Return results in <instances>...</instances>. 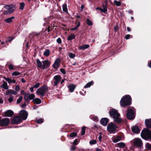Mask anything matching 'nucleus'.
I'll use <instances>...</instances> for the list:
<instances>
[{
  "label": "nucleus",
  "mask_w": 151,
  "mask_h": 151,
  "mask_svg": "<svg viewBox=\"0 0 151 151\" xmlns=\"http://www.w3.org/2000/svg\"><path fill=\"white\" fill-rule=\"evenodd\" d=\"M109 113L111 116L114 119V121L115 122L120 123L122 122V120L120 118L119 114L115 109H112L109 111Z\"/></svg>",
  "instance_id": "obj_1"
},
{
  "label": "nucleus",
  "mask_w": 151,
  "mask_h": 151,
  "mask_svg": "<svg viewBox=\"0 0 151 151\" xmlns=\"http://www.w3.org/2000/svg\"><path fill=\"white\" fill-rule=\"evenodd\" d=\"M121 106L122 107H125L130 105L131 104V98L129 95L124 96L120 101Z\"/></svg>",
  "instance_id": "obj_2"
},
{
  "label": "nucleus",
  "mask_w": 151,
  "mask_h": 151,
  "mask_svg": "<svg viewBox=\"0 0 151 151\" xmlns=\"http://www.w3.org/2000/svg\"><path fill=\"white\" fill-rule=\"evenodd\" d=\"M141 135L142 137L145 140H147L150 139L151 140V130H150L148 128L144 129L142 132Z\"/></svg>",
  "instance_id": "obj_3"
},
{
  "label": "nucleus",
  "mask_w": 151,
  "mask_h": 151,
  "mask_svg": "<svg viewBox=\"0 0 151 151\" xmlns=\"http://www.w3.org/2000/svg\"><path fill=\"white\" fill-rule=\"evenodd\" d=\"M47 91V87L46 86H43L38 89L36 92V93L38 95L43 96Z\"/></svg>",
  "instance_id": "obj_4"
},
{
  "label": "nucleus",
  "mask_w": 151,
  "mask_h": 151,
  "mask_svg": "<svg viewBox=\"0 0 151 151\" xmlns=\"http://www.w3.org/2000/svg\"><path fill=\"white\" fill-rule=\"evenodd\" d=\"M133 145L137 147H141L142 145V140L139 138H135L132 141Z\"/></svg>",
  "instance_id": "obj_5"
},
{
  "label": "nucleus",
  "mask_w": 151,
  "mask_h": 151,
  "mask_svg": "<svg viewBox=\"0 0 151 151\" xmlns=\"http://www.w3.org/2000/svg\"><path fill=\"white\" fill-rule=\"evenodd\" d=\"M117 127L116 125L112 122L108 124L107 127V129L108 132L112 133L116 130Z\"/></svg>",
  "instance_id": "obj_6"
},
{
  "label": "nucleus",
  "mask_w": 151,
  "mask_h": 151,
  "mask_svg": "<svg viewBox=\"0 0 151 151\" xmlns=\"http://www.w3.org/2000/svg\"><path fill=\"white\" fill-rule=\"evenodd\" d=\"M4 7L7 10L6 11H4L3 9L1 11L3 12V14H4L7 15L10 14L14 11V9L12 6L6 5L4 6Z\"/></svg>",
  "instance_id": "obj_7"
},
{
  "label": "nucleus",
  "mask_w": 151,
  "mask_h": 151,
  "mask_svg": "<svg viewBox=\"0 0 151 151\" xmlns=\"http://www.w3.org/2000/svg\"><path fill=\"white\" fill-rule=\"evenodd\" d=\"M134 116L133 109H129L127 110V116L128 119H133Z\"/></svg>",
  "instance_id": "obj_8"
},
{
  "label": "nucleus",
  "mask_w": 151,
  "mask_h": 151,
  "mask_svg": "<svg viewBox=\"0 0 151 151\" xmlns=\"http://www.w3.org/2000/svg\"><path fill=\"white\" fill-rule=\"evenodd\" d=\"M10 121L9 118H5L1 119V120H0V126H5L7 125Z\"/></svg>",
  "instance_id": "obj_9"
},
{
  "label": "nucleus",
  "mask_w": 151,
  "mask_h": 151,
  "mask_svg": "<svg viewBox=\"0 0 151 151\" xmlns=\"http://www.w3.org/2000/svg\"><path fill=\"white\" fill-rule=\"evenodd\" d=\"M61 79V77L60 76L56 75L54 76L52 81L54 83L53 86H57L58 83L60 82Z\"/></svg>",
  "instance_id": "obj_10"
},
{
  "label": "nucleus",
  "mask_w": 151,
  "mask_h": 151,
  "mask_svg": "<svg viewBox=\"0 0 151 151\" xmlns=\"http://www.w3.org/2000/svg\"><path fill=\"white\" fill-rule=\"evenodd\" d=\"M35 97L34 94H31L29 93L26 94L24 96V99L25 101H28L29 100H32Z\"/></svg>",
  "instance_id": "obj_11"
},
{
  "label": "nucleus",
  "mask_w": 151,
  "mask_h": 151,
  "mask_svg": "<svg viewBox=\"0 0 151 151\" xmlns=\"http://www.w3.org/2000/svg\"><path fill=\"white\" fill-rule=\"evenodd\" d=\"M20 117L23 120H25L27 118L28 114L27 112L24 110H23L20 112Z\"/></svg>",
  "instance_id": "obj_12"
},
{
  "label": "nucleus",
  "mask_w": 151,
  "mask_h": 151,
  "mask_svg": "<svg viewBox=\"0 0 151 151\" xmlns=\"http://www.w3.org/2000/svg\"><path fill=\"white\" fill-rule=\"evenodd\" d=\"M21 120L22 118L20 116H16L14 118L12 122L13 124H18L20 123Z\"/></svg>",
  "instance_id": "obj_13"
},
{
  "label": "nucleus",
  "mask_w": 151,
  "mask_h": 151,
  "mask_svg": "<svg viewBox=\"0 0 151 151\" xmlns=\"http://www.w3.org/2000/svg\"><path fill=\"white\" fill-rule=\"evenodd\" d=\"M60 60L59 58H58L55 61L54 64L53 65V67L55 68H58L59 66Z\"/></svg>",
  "instance_id": "obj_14"
},
{
  "label": "nucleus",
  "mask_w": 151,
  "mask_h": 151,
  "mask_svg": "<svg viewBox=\"0 0 151 151\" xmlns=\"http://www.w3.org/2000/svg\"><path fill=\"white\" fill-rule=\"evenodd\" d=\"M0 87L6 90H8L9 88L7 83L4 81H3V83L0 86Z\"/></svg>",
  "instance_id": "obj_15"
},
{
  "label": "nucleus",
  "mask_w": 151,
  "mask_h": 151,
  "mask_svg": "<svg viewBox=\"0 0 151 151\" xmlns=\"http://www.w3.org/2000/svg\"><path fill=\"white\" fill-rule=\"evenodd\" d=\"M43 68L44 69L47 68L50 65V63L48 60H46L43 62Z\"/></svg>",
  "instance_id": "obj_16"
},
{
  "label": "nucleus",
  "mask_w": 151,
  "mask_h": 151,
  "mask_svg": "<svg viewBox=\"0 0 151 151\" xmlns=\"http://www.w3.org/2000/svg\"><path fill=\"white\" fill-rule=\"evenodd\" d=\"M108 122V119L106 118H102L101 120V124L104 126H106Z\"/></svg>",
  "instance_id": "obj_17"
},
{
  "label": "nucleus",
  "mask_w": 151,
  "mask_h": 151,
  "mask_svg": "<svg viewBox=\"0 0 151 151\" xmlns=\"http://www.w3.org/2000/svg\"><path fill=\"white\" fill-rule=\"evenodd\" d=\"M13 112L11 110H8L5 112V115L6 116L11 117L13 114Z\"/></svg>",
  "instance_id": "obj_18"
},
{
  "label": "nucleus",
  "mask_w": 151,
  "mask_h": 151,
  "mask_svg": "<svg viewBox=\"0 0 151 151\" xmlns=\"http://www.w3.org/2000/svg\"><path fill=\"white\" fill-rule=\"evenodd\" d=\"M145 124L147 128H151V119H146Z\"/></svg>",
  "instance_id": "obj_19"
},
{
  "label": "nucleus",
  "mask_w": 151,
  "mask_h": 151,
  "mask_svg": "<svg viewBox=\"0 0 151 151\" xmlns=\"http://www.w3.org/2000/svg\"><path fill=\"white\" fill-rule=\"evenodd\" d=\"M17 93L15 91L12 90H8L6 91V94L8 95L10 94H12L14 95H15Z\"/></svg>",
  "instance_id": "obj_20"
},
{
  "label": "nucleus",
  "mask_w": 151,
  "mask_h": 151,
  "mask_svg": "<svg viewBox=\"0 0 151 151\" xmlns=\"http://www.w3.org/2000/svg\"><path fill=\"white\" fill-rule=\"evenodd\" d=\"M112 139L113 142L114 143H116L121 139V137L119 136H117L113 137Z\"/></svg>",
  "instance_id": "obj_21"
},
{
  "label": "nucleus",
  "mask_w": 151,
  "mask_h": 151,
  "mask_svg": "<svg viewBox=\"0 0 151 151\" xmlns=\"http://www.w3.org/2000/svg\"><path fill=\"white\" fill-rule=\"evenodd\" d=\"M14 17H12L9 18L5 19L4 20V21L6 23H11L13 21V20L14 19Z\"/></svg>",
  "instance_id": "obj_22"
},
{
  "label": "nucleus",
  "mask_w": 151,
  "mask_h": 151,
  "mask_svg": "<svg viewBox=\"0 0 151 151\" xmlns=\"http://www.w3.org/2000/svg\"><path fill=\"white\" fill-rule=\"evenodd\" d=\"M132 131L134 133H137L139 132V128L137 126H135L132 127Z\"/></svg>",
  "instance_id": "obj_23"
},
{
  "label": "nucleus",
  "mask_w": 151,
  "mask_h": 151,
  "mask_svg": "<svg viewBox=\"0 0 151 151\" xmlns=\"http://www.w3.org/2000/svg\"><path fill=\"white\" fill-rule=\"evenodd\" d=\"M76 86L74 84H71L69 85L68 86V87L70 91L72 92L74 90Z\"/></svg>",
  "instance_id": "obj_24"
},
{
  "label": "nucleus",
  "mask_w": 151,
  "mask_h": 151,
  "mask_svg": "<svg viewBox=\"0 0 151 151\" xmlns=\"http://www.w3.org/2000/svg\"><path fill=\"white\" fill-rule=\"evenodd\" d=\"M33 101L37 104H39L41 103V100L39 98H36L33 100Z\"/></svg>",
  "instance_id": "obj_25"
},
{
  "label": "nucleus",
  "mask_w": 151,
  "mask_h": 151,
  "mask_svg": "<svg viewBox=\"0 0 151 151\" xmlns=\"http://www.w3.org/2000/svg\"><path fill=\"white\" fill-rule=\"evenodd\" d=\"M89 47V46L88 45H84L79 47V48L81 50H84L88 48Z\"/></svg>",
  "instance_id": "obj_26"
},
{
  "label": "nucleus",
  "mask_w": 151,
  "mask_h": 151,
  "mask_svg": "<svg viewBox=\"0 0 151 151\" xmlns=\"http://www.w3.org/2000/svg\"><path fill=\"white\" fill-rule=\"evenodd\" d=\"M117 146L120 148H124L125 146V145L123 142H120L117 144Z\"/></svg>",
  "instance_id": "obj_27"
},
{
  "label": "nucleus",
  "mask_w": 151,
  "mask_h": 151,
  "mask_svg": "<svg viewBox=\"0 0 151 151\" xmlns=\"http://www.w3.org/2000/svg\"><path fill=\"white\" fill-rule=\"evenodd\" d=\"M93 84V81H92L88 83L84 86V88H88L90 87Z\"/></svg>",
  "instance_id": "obj_28"
},
{
  "label": "nucleus",
  "mask_w": 151,
  "mask_h": 151,
  "mask_svg": "<svg viewBox=\"0 0 151 151\" xmlns=\"http://www.w3.org/2000/svg\"><path fill=\"white\" fill-rule=\"evenodd\" d=\"M80 26V23L79 22L78 23V24L77 26L74 28H71L70 30L72 31H75V30H76L78 29L79 27Z\"/></svg>",
  "instance_id": "obj_29"
},
{
  "label": "nucleus",
  "mask_w": 151,
  "mask_h": 151,
  "mask_svg": "<svg viewBox=\"0 0 151 151\" xmlns=\"http://www.w3.org/2000/svg\"><path fill=\"white\" fill-rule=\"evenodd\" d=\"M75 35L73 34H71L70 36L68 37L67 40H70L75 39Z\"/></svg>",
  "instance_id": "obj_30"
},
{
  "label": "nucleus",
  "mask_w": 151,
  "mask_h": 151,
  "mask_svg": "<svg viewBox=\"0 0 151 151\" xmlns=\"http://www.w3.org/2000/svg\"><path fill=\"white\" fill-rule=\"evenodd\" d=\"M63 9L64 12H68V9L67 8V6L66 4H64L63 6Z\"/></svg>",
  "instance_id": "obj_31"
},
{
  "label": "nucleus",
  "mask_w": 151,
  "mask_h": 151,
  "mask_svg": "<svg viewBox=\"0 0 151 151\" xmlns=\"http://www.w3.org/2000/svg\"><path fill=\"white\" fill-rule=\"evenodd\" d=\"M9 70H16L15 66L11 64L9 65Z\"/></svg>",
  "instance_id": "obj_32"
},
{
  "label": "nucleus",
  "mask_w": 151,
  "mask_h": 151,
  "mask_svg": "<svg viewBox=\"0 0 151 151\" xmlns=\"http://www.w3.org/2000/svg\"><path fill=\"white\" fill-rule=\"evenodd\" d=\"M36 62L38 67L39 68H41L42 67V63L40 60L38 59H37L36 60Z\"/></svg>",
  "instance_id": "obj_33"
},
{
  "label": "nucleus",
  "mask_w": 151,
  "mask_h": 151,
  "mask_svg": "<svg viewBox=\"0 0 151 151\" xmlns=\"http://www.w3.org/2000/svg\"><path fill=\"white\" fill-rule=\"evenodd\" d=\"M50 53V50L48 49L45 50V51L44 52V55L46 56L49 55Z\"/></svg>",
  "instance_id": "obj_34"
},
{
  "label": "nucleus",
  "mask_w": 151,
  "mask_h": 151,
  "mask_svg": "<svg viewBox=\"0 0 151 151\" xmlns=\"http://www.w3.org/2000/svg\"><path fill=\"white\" fill-rule=\"evenodd\" d=\"M145 146L147 149L151 150V144L149 143H147Z\"/></svg>",
  "instance_id": "obj_35"
},
{
  "label": "nucleus",
  "mask_w": 151,
  "mask_h": 151,
  "mask_svg": "<svg viewBox=\"0 0 151 151\" xmlns=\"http://www.w3.org/2000/svg\"><path fill=\"white\" fill-rule=\"evenodd\" d=\"M114 3L117 6H119L121 5V2L120 1H118L116 0H114Z\"/></svg>",
  "instance_id": "obj_36"
},
{
  "label": "nucleus",
  "mask_w": 151,
  "mask_h": 151,
  "mask_svg": "<svg viewBox=\"0 0 151 151\" xmlns=\"http://www.w3.org/2000/svg\"><path fill=\"white\" fill-rule=\"evenodd\" d=\"M14 99V98L13 96L11 95L9 96V98L8 99V101L9 102L11 103L12 102Z\"/></svg>",
  "instance_id": "obj_37"
},
{
  "label": "nucleus",
  "mask_w": 151,
  "mask_h": 151,
  "mask_svg": "<svg viewBox=\"0 0 151 151\" xmlns=\"http://www.w3.org/2000/svg\"><path fill=\"white\" fill-rule=\"evenodd\" d=\"M68 55L71 58H73L75 57V55L72 53H68Z\"/></svg>",
  "instance_id": "obj_38"
},
{
  "label": "nucleus",
  "mask_w": 151,
  "mask_h": 151,
  "mask_svg": "<svg viewBox=\"0 0 151 151\" xmlns=\"http://www.w3.org/2000/svg\"><path fill=\"white\" fill-rule=\"evenodd\" d=\"M43 122V119H40L36 120V122L37 123H40Z\"/></svg>",
  "instance_id": "obj_39"
},
{
  "label": "nucleus",
  "mask_w": 151,
  "mask_h": 151,
  "mask_svg": "<svg viewBox=\"0 0 151 151\" xmlns=\"http://www.w3.org/2000/svg\"><path fill=\"white\" fill-rule=\"evenodd\" d=\"M4 79L7 81L9 83H11L12 79L10 78H7L5 77H4Z\"/></svg>",
  "instance_id": "obj_40"
},
{
  "label": "nucleus",
  "mask_w": 151,
  "mask_h": 151,
  "mask_svg": "<svg viewBox=\"0 0 151 151\" xmlns=\"http://www.w3.org/2000/svg\"><path fill=\"white\" fill-rule=\"evenodd\" d=\"M86 23L89 25H92L93 24V23L92 21L89 19H87Z\"/></svg>",
  "instance_id": "obj_41"
},
{
  "label": "nucleus",
  "mask_w": 151,
  "mask_h": 151,
  "mask_svg": "<svg viewBox=\"0 0 151 151\" xmlns=\"http://www.w3.org/2000/svg\"><path fill=\"white\" fill-rule=\"evenodd\" d=\"M20 74L19 72H17V71H14L12 73V75L13 76H18Z\"/></svg>",
  "instance_id": "obj_42"
},
{
  "label": "nucleus",
  "mask_w": 151,
  "mask_h": 151,
  "mask_svg": "<svg viewBox=\"0 0 151 151\" xmlns=\"http://www.w3.org/2000/svg\"><path fill=\"white\" fill-rule=\"evenodd\" d=\"M22 97L21 96H19V99L17 100V103H19L21 101H22Z\"/></svg>",
  "instance_id": "obj_43"
},
{
  "label": "nucleus",
  "mask_w": 151,
  "mask_h": 151,
  "mask_svg": "<svg viewBox=\"0 0 151 151\" xmlns=\"http://www.w3.org/2000/svg\"><path fill=\"white\" fill-rule=\"evenodd\" d=\"M86 128L85 127H83L82 129L81 135H83L85 134Z\"/></svg>",
  "instance_id": "obj_44"
},
{
  "label": "nucleus",
  "mask_w": 151,
  "mask_h": 151,
  "mask_svg": "<svg viewBox=\"0 0 151 151\" xmlns=\"http://www.w3.org/2000/svg\"><path fill=\"white\" fill-rule=\"evenodd\" d=\"M96 143V140H93L90 141L89 143L91 145H93Z\"/></svg>",
  "instance_id": "obj_45"
},
{
  "label": "nucleus",
  "mask_w": 151,
  "mask_h": 151,
  "mask_svg": "<svg viewBox=\"0 0 151 151\" xmlns=\"http://www.w3.org/2000/svg\"><path fill=\"white\" fill-rule=\"evenodd\" d=\"M20 9H23L24 8V3H20Z\"/></svg>",
  "instance_id": "obj_46"
},
{
  "label": "nucleus",
  "mask_w": 151,
  "mask_h": 151,
  "mask_svg": "<svg viewBox=\"0 0 151 151\" xmlns=\"http://www.w3.org/2000/svg\"><path fill=\"white\" fill-rule=\"evenodd\" d=\"M76 133L75 132H73L71 133L70 135V136L71 137H74L76 136Z\"/></svg>",
  "instance_id": "obj_47"
},
{
  "label": "nucleus",
  "mask_w": 151,
  "mask_h": 151,
  "mask_svg": "<svg viewBox=\"0 0 151 151\" xmlns=\"http://www.w3.org/2000/svg\"><path fill=\"white\" fill-rule=\"evenodd\" d=\"M118 25H116L114 27V31L115 32H116L118 30Z\"/></svg>",
  "instance_id": "obj_48"
},
{
  "label": "nucleus",
  "mask_w": 151,
  "mask_h": 151,
  "mask_svg": "<svg viewBox=\"0 0 151 151\" xmlns=\"http://www.w3.org/2000/svg\"><path fill=\"white\" fill-rule=\"evenodd\" d=\"M40 85V83H37L35 85H34L33 87L35 88H38Z\"/></svg>",
  "instance_id": "obj_49"
},
{
  "label": "nucleus",
  "mask_w": 151,
  "mask_h": 151,
  "mask_svg": "<svg viewBox=\"0 0 151 151\" xmlns=\"http://www.w3.org/2000/svg\"><path fill=\"white\" fill-rule=\"evenodd\" d=\"M13 39V38L12 37H8L7 39H6V41L7 42H10Z\"/></svg>",
  "instance_id": "obj_50"
},
{
  "label": "nucleus",
  "mask_w": 151,
  "mask_h": 151,
  "mask_svg": "<svg viewBox=\"0 0 151 151\" xmlns=\"http://www.w3.org/2000/svg\"><path fill=\"white\" fill-rule=\"evenodd\" d=\"M100 10L102 12L106 13L107 10L106 9V8H104V9H102L101 8L100 9Z\"/></svg>",
  "instance_id": "obj_51"
},
{
  "label": "nucleus",
  "mask_w": 151,
  "mask_h": 151,
  "mask_svg": "<svg viewBox=\"0 0 151 151\" xmlns=\"http://www.w3.org/2000/svg\"><path fill=\"white\" fill-rule=\"evenodd\" d=\"M20 89V87L19 86L17 85L16 86L15 88V90L16 91H19Z\"/></svg>",
  "instance_id": "obj_52"
},
{
  "label": "nucleus",
  "mask_w": 151,
  "mask_h": 151,
  "mask_svg": "<svg viewBox=\"0 0 151 151\" xmlns=\"http://www.w3.org/2000/svg\"><path fill=\"white\" fill-rule=\"evenodd\" d=\"M57 42L59 44H60L62 42L61 39L60 38H58L57 40Z\"/></svg>",
  "instance_id": "obj_53"
},
{
  "label": "nucleus",
  "mask_w": 151,
  "mask_h": 151,
  "mask_svg": "<svg viewBox=\"0 0 151 151\" xmlns=\"http://www.w3.org/2000/svg\"><path fill=\"white\" fill-rule=\"evenodd\" d=\"M60 71L61 72H62L63 74H65L66 73V72L65 70L63 69H60Z\"/></svg>",
  "instance_id": "obj_54"
},
{
  "label": "nucleus",
  "mask_w": 151,
  "mask_h": 151,
  "mask_svg": "<svg viewBox=\"0 0 151 151\" xmlns=\"http://www.w3.org/2000/svg\"><path fill=\"white\" fill-rule=\"evenodd\" d=\"M78 144V141L76 139H75L73 142V144L74 145H77Z\"/></svg>",
  "instance_id": "obj_55"
},
{
  "label": "nucleus",
  "mask_w": 151,
  "mask_h": 151,
  "mask_svg": "<svg viewBox=\"0 0 151 151\" xmlns=\"http://www.w3.org/2000/svg\"><path fill=\"white\" fill-rule=\"evenodd\" d=\"M76 148L73 145H72L71 146V148H70V150H75Z\"/></svg>",
  "instance_id": "obj_56"
},
{
  "label": "nucleus",
  "mask_w": 151,
  "mask_h": 151,
  "mask_svg": "<svg viewBox=\"0 0 151 151\" xmlns=\"http://www.w3.org/2000/svg\"><path fill=\"white\" fill-rule=\"evenodd\" d=\"M130 36V35H127L125 36V38L126 39H129Z\"/></svg>",
  "instance_id": "obj_57"
},
{
  "label": "nucleus",
  "mask_w": 151,
  "mask_h": 151,
  "mask_svg": "<svg viewBox=\"0 0 151 151\" xmlns=\"http://www.w3.org/2000/svg\"><path fill=\"white\" fill-rule=\"evenodd\" d=\"M93 119L94 120H96V121H98V118L96 116H94L93 117Z\"/></svg>",
  "instance_id": "obj_58"
},
{
  "label": "nucleus",
  "mask_w": 151,
  "mask_h": 151,
  "mask_svg": "<svg viewBox=\"0 0 151 151\" xmlns=\"http://www.w3.org/2000/svg\"><path fill=\"white\" fill-rule=\"evenodd\" d=\"M34 88H35L34 87H32L31 88H30V91L31 92H32L33 91V89Z\"/></svg>",
  "instance_id": "obj_59"
},
{
  "label": "nucleus",
  "mask_w": 151,
  "mask_h": 151,
  "mask_svg": "<svg viewBox=\"0 0 151 151\" xmlns=\"http://www.w3.org/2000/svg\"><path fill=\"white\" fill-rule=\"evenodd\" d=\"M84 5H81V10H83L84 8Z\"/></svg>",
  "instance_id": "obj_60"
},
{
  "label": "nucleus",
  "mask_w": 151,
  "mask_h": 151,
  "mask_svg": "<svg viewBox=\"0 0 151 151\" xmlns=\"http://www.w3.org/2000/svg\"><path fill=\"white\" fill-rule=\"evenodd\" d=\"M21 93L22 94H24L25 93V92L24 91L22 90L21 91Z\"/></svg>",
  "instance_id": "obj_61"
},
{
  "label": "nucleus",
  "mask_w": 151,
  "mask_h": 151,
  "mask_svg": "<svg viewBox=\"0 0 151 151\" xmlns=\"http://www.w3.org/2000/svg\"><path fill=\"white\" fill-rule=\"evenodd\" d=\"M102 137L101 135H99V136L98 137V139L100 141L101 140Z\"/></svg>",
  "instance_id": "obj_62"
},
{
  "label": "nucleus",
  "mask_w": 151,
  "mask_h": 151,
  "mask_svg": "<svg viewBox=\"0 0 151 151\" xmlns=\"http://www.w3.org/2000/svg\"><path fill=\"white\" fill-rule=\"evenodd\" d=\"M16 83V81L14 79L12 80L11 83Z\"/></svg>",
  "instance_id": "obj_63"
},
{
  "label": "nucleus",
  "mask_w": 151,
  "mask_h": 151,
  "mask_svg": "<svg viewBox=\"0 0 151 151\" xmlns=\"http://www.w3.org/2000/svg\"><path fill=\"white\" fill-rule=\"evenodd\" d=\"M21 81L23 83H24L26 82L25 81L24 79L23 78H22Z\"/></svg>",
  "instance_id": "obj_64"
}]
</instances>
